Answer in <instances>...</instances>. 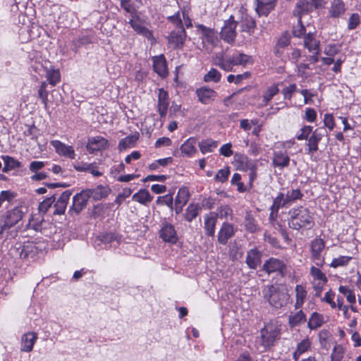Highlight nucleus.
<instances>
[{"instance_id": "1", "label": "nucleus", "mask_w": 361, "mask_h": 361, "mask_svg": "<svg viewBox=\"0 0 361 361\" xmlns=\"http://www.w3.org/2000/svg\"><path fill=\"white\" fill-rule=\"evenodd\" d=\"M288 224L292 229L310 228L314 225L313 214L307 207L293 208L288 212Z\"/></svg>"}, {"instance_id": "2", "label": "nucleus", "mask_w": 361, "mask_h": 361, "mask_svg": "<svg viewBox=\"0 0 361 361\" xmlns=\"http://www.w3.org/2000/svg\"><path fill=\"white\" fill-rule=\"evenodd\" d=\"M260 335L257 341V348L262 353L269 349L279 339L281 328L276 324L268 323L261 329Z\"/></svg>"}, {"instance_id": "3", "label": "nucleus", "mask_w": 361, "mask_h": 361, "mask_svg": "<svg viewBox=\"0 0 361 361\" xmlns=\"http://www.w3.org/2000/svg\"><path fill=\"white\" fill-rule=\"evenodd\" d=\"M264 298L275 308H281L287 302L288 295L274 286H268L263 290Z\"/></svg>"}, {"instance_id": "4", "label": "nucleus", "mask_w": 361, "mask_h": 361, "mask_svg": "<svg viewBox=\"0 0 361 361\" xmlns=\"http://www.w3.org/2000/svg\"><path fill=\"white\" fill-rule=\"evenodd\" d=\"M25 208L15 207L8 211L4 216L3 224L0 228V235L3 233L6 229H10L17 225L23 218L25 215Z\"/></svg>"}, {"instance_id": "5", "label": "nucleus", "mask_w": 361, "mask_h": 361, "mask_svg": "<svg viewBox=\"0 0 361 361\" xmlns=\"http://www.w3.org/2000/svg\"><path fill=\"white\" fill-rule=\"evenodd\" d=\"M325 248V242L320 238L314 239L310 243V259L317 267H323L325 264L322 252Z\"/></svg>"}, {"instance_id": "6", "label": "nucleus", "mask_w": 361, "mask_h": 361, "mask_svg": "<svg viewBox=\"0 0 361 361\" xmlns=\"http://www.w3.org/2000/svg\"><path fill=\"white\" fill-rule=\"evenodd\" d=\"M11 254L21 259L33 258L37 253V248L33 242H27L23 245L17 243L10 250Z\"/></svg>"}, {"instance_id": "7", "label": "nucleus", "mask_w": 361, "mask_h": 361, "mask_svg": "<svg viewBox=\"0 0 361 361\" xmlns=\"http://www.w3.org/2000/svg\"><path fill=\"white\" fill-rule=\"evenodd\" d=\"M237 25L238 22L235 20L233 16H230L228 19L224 21L220 32L221 38L228 44L234 43L237 36Z\"/></svg>"}, {"instance_id": "8", "label": "nucleus", "mask_w": 361, "mask_h": 361, "mask_svg": "<svg viewBox=\"0 0 361 361\" xmlns=\"http://www.w3.org/2000/svg\"><path fill=\"white\" fill-rule=\"evenodd\" d=\"M320 267L312 266L310 269V274L314 281V288L316 290V295L319 296L322 288L327 282V277L325 274L319 269Z\"/></svg>"}, {"instance_id": "9", "label": "nucleus", "mask_w": 361, "mask_h": 361, "mask_svg": "<svg viewBox=\"0 0 361 361\" xmlns=\"http://www.w3.org/2000/svg\"><path fill=\"white\" fill-rule=\"evenodd\" d=\"M262 269L268 274L271 273H279L283 275L286 271V265L283 260L278 258L271 257L265 261L263 264Z\"/></svg>"}, {"instance_id": "10", "label": "nucleus", "mask_w": 361, "mask_h": 361, "mask_svg": "<svg viewBox=\"0 0 361 361\" xmlns=\"http://www.w3.org/2000/svg\"><path fill=\"white\" fill-rule=\"evenodd\" d=\"M196 27L201 32L202 41L204 47H205L206 44L210 45L212 47H214L216 45L218 42V38L216 36V32L214 29L207 27L202 24H197Z\"/></svg>"}, {"instance_id": "11", "label": "nucleus", "mask_w": 361, "mask_h": 361, "mask_svg": "<svg viewBox=\"0 0 361 361\" xmlns=\"http://www.w3.org/2000/svg\"><path fill=\"white\" fill-rule=\"evenodd\" d=\"M186 37L185 27H182L180 30L171 31L168 37V42L173 49H180L185 44Z\"/></svg>"}, {"instance_id": "12", "label": "nucleus", "mask_w": 361, "mask_h": 361, "mask_svg": "<svg viewBox=\"0 0 361 361\" xmlns=\"http://www.w3.org/2000/svg\"><path fill=\"white\" fill-rule=\"evenodd\" d=\"M325 135L327 133L324 128H317L312 133L307 142L309 154H312L318 150V144Z\"/></svg>"}, {"instance_id": "13", "label": "nucleus", "mask_w": 361, "mask_h": 361, "mask_svg": "<svg viewBox=\"0 0 361 361\" xmlns=\"http://www.w3.org/2000/svg\"><path fill=\"white\" fill-rule=\"evenodd\" d=\"M90 199L88 192L86 190H82L77 193L73 197V204L70 208V211H73L76 214H79L87 205Z\"/></svg>"}, {"instance_id": "14", "label": "nucleus", "mask_w": 361, "mask_h": 361, "mask_svg": "<svg viewBox=\"0 0 361 361\" xmlns=\"http://www.w3.org/2000/svg\"><path fill=\"white\" fill-rule=\"evenodd\" d=\"M255 11L259 16H268L276 4V0H255Z\"/></svg>"}, {"instance_id": "15", "label": "nucleus", "mask_w": 361, "mask_h": 361, "mask_svg": "<svg viewBox=\"0 0 361 361\" xmlns=\"http://www.w3.org/2000/svg\"><path fill=\"white\" fill-rule=\"evenodd\" d=\"M50 143L59 155L66 157L71 159H75V153L72 146L66 145L62 142L56 140H51Z\"/></svg>"}, {"instance_id": "16", "label": "nucleus", "mask_w": 361, "mask_h": 361, "mask_svg": "<svg viewBox=\"0 0 361 361\" xmlns=\"http://www.w3.org/2000/svg\"><path fill=\"white\" fill-rule=\"evenodd\" d=\"M107 147L108 140L101 136L90 137L86 145V148L90 153L105 149Z\"/></svg>"}, {"instance_id": "17", "label": "nucleus", "mask_w": 361, "mask_h": 361, "mask_svg": "<svg viewBox=\"0 0 361 361\" xmlns=\"http://www.w3.org/2000/svg\"><path fill=\"white\" fill-rule=\"evenodd\" d=\"M195 93L198 100L204 104H210L217 96L216 92L208 87L198 88Z\"/></svg>"}, {"instance_id": "18", "label": "nucleus", "mask_w": 361, "mask_h": 361, "mask_svg": "<svg viewBox=\"0 0 361 361\" xmlns=\"http://www.w3.org/2000/svg\"><path fill=\"white\" fill-rule=\"evenodd\" d=\"M71 194L70 190H66L61 194L54 204L53 214L61 215L64 214Z\"/></svg>"}, {"instance_id": "19", "label": "nucleus", "mask_w": 361, "mask_h": 361, "mask_svg": "<svg viewBox=\"0 0 361 361\" xmlns=\"http://www.w3.org/2000/svg\"><path fill=\"white\" fill-rule=\"evenodd\" d=\"M169 106L168 92L163 88L159 89L157 110L161 118L166 116Z\"/></svg>"}, {"instance_id": "20", "label": "nucleus", "mask_w": 361, "mask_h": 361, "mask_svg": "<svg viewBox=\"0 0 361 361\" xmlns=\"http://www.w3.org/2000/svg\"><path fill=\"white\" fill-rule=\"evenodd\" d=\"M290 159L286 151H275L273 154L272 166L275 168L282 169L288 167Z\"/></svg>"}, {"instance_id": "21", "label": "nucleus", "mask_w": 361, "mask_h": 361, "mask_svg": "<svg viewBox=\"0 0 361 361\" xmlns=\"http://www.w3.org/2000/svg\"><path fill=\"white\" fill-rule=\"evenodd\" d=\"M160 238L164 241L170 243H176L178 236L173 226L170 224H164L159 232Z\"/></svg>"}, {"instance_id": "22", "label": "nucleus", "mask_w": 361, "mask_h": 361, "mask_svg": "<svg viewBox=\"0 0 361 361\" xmlns=\"http://www.w3.org/2000/svg\"><path fill=\"white\" fill-rule=\"evenodd\" d=\"M235 233L233 226L229 223L224 222L218 233V241L221 245H226Z\"/></svg>"}, {"instance_id": "23", "label": "nucleus", "mask_w": 361, "mask_h": 361, "mask_svg": "<svg viewBox=\"0 0 361 361\" xmlns=\"http://www.w3.org/2000/svg\"><path fill=\"white\" fill-rule=\"evenodd\" d=\"M312 11V5L307 0H299L293 10V15L298 18V23H301V18Z\"/></svg>"}, {"instance_id": "24", "label": "nucleus", "mask_w": 361, "mask_h": 361, "mask_svg": "<svg viewBox=\"0 0 361 361\" xmlns=\"http://www.w3.org/2000/svg\"><path fill=\"white\" fill-rule=\"evenodd\" d=\"M88 192L90 198L92 197L94 200H99L106 198L111 192V188L107 185H97L92 189L86 190Z\"/></svg>"}, {"instance_id": "25", "label": "nucleus", "mask_w": 361, "mask_h": 361, "mask_svg": "<svg viewBox=\"0 0 361 361\" xmlns=\"http://www.w3.org/2000/svg\"><path fill=\"white\" fill-rule=\"evenodd\" d=\"M345 11V5L343 1L333 0L329 8V14L331 18H337L343 16Z\"/></svg>"}, {"instance_id": "26", "label": "nucleus", "mask_w": 361, "mask_h": 361, "mask_svg": "<svg viewBox=\"0 0 361 361\" xmlns=\"http://www.w3.org/2000/svg\"><path fill=\"white\" fill-rule=\"evenodd\" d=\"M204 228L206 235L214 237L215 233V228L217 222V214L216 212H211L204 216Z\"/></svg>"}, {"instance_id": "27", "label": "nucleus", "mask_w": 361, "mask_h": 361, "mask_svg": "<svg viewBox=\"0 0 361 361\" xmlns=\"http://www.w3.org/2000/svg\"><path fill=\"white\" fill-rule=\"evenodd\" d=\"M240 27L241 32L252 35L257 27L256 20L253 17L245 14L242 17Z\"/></svg>"}, {"instance_id": "28", "label": "nucleus", "mask_w": 361, "mask_h": 361, "mask_svg": "<svg viewBox=\"0 0 361 361\" xmlns=\"http://www.w3.org/2000/svg\"><path fill=\"white\" fill-rule=\"evenodd\" d=\"M154 71L161 77L164 78L168 74L166 61L164 55L153 57Z\"/></svg>"}, {"instance_id": "29", "label": "nucleus", "mask_w": 361, "mask_h": 361, "mask_svg": "<svg viewBox=\"0 0 361 361\" xmlns=\"http://www.w3.org/2000/svg\"><path fill=\"white\" fill-rule=\"evenodd\" d=\"M303 44L309 52L320 53V42L316 39L314 33L309 32L305 35Z\"/></svg>"}, {"instance_id": "30", "label": "nucleus", "mask_w": 361, "mask_h": 361, "mask_svg": "<svg viewBox=\"0 0 361 361\" xmlns=\"http://www.w3.org/2000/svg\"><path fill=\"white\" fill-rule=\"evenodd\" d=\"M261 261V253L257 249H252L247 253L245 262L250 269H255Z\"/></svg>"}, {"instance_id": "31", "label": "nucleus", "mask_w": 361, "mask_h": 361, "mask_svg": "<svg viewBox=\"0 0 361 361\" xmlns=\"http://www.w3.org/2000/svg\"><path fill=\"white\" fill-rule=\"evenodd\" d=\"M132 200L135 202H139L142 205L148 206L149 204L152 201L153 196L151 195L147 190L140 189L137 192L133 195Z\"/></svg>"}, {"instance_id": "32", "label": "nucleus", "mask_w": 361, "mask_h": 361, "mask_svg": "<svg viewBox=\"0 0 361 361\" xmlns=\"http://www.w3.org/2000/svg\"><path fill=\"white\" fill-rule=\"evenodd\" d=\"M214 63L226 71H231L234 66L232 56L224 57L223 54L216 56L214 59Z\"/></svg>"}, {"instance_id": "33", "label": "nucleus", "mask_w": 361, "mask_h": 361, "mask_svg": "<svg viewBox=\"0 0 361 361\" xmlns=\"http://www.w3.org/2000/svg\"><path fill=\"white\" fill-rule=\"evenodd\" d=\"M37 335L34 333L25 334L22 337L21 350L30 352L37 339Z\"/></svg>"}, {"instance_id": "34", "label": "nucleus", "mask_w": 361, "mask_h": 361, "mask_svg": "<svg viewBox=\"0 0 361 361\" xmlns=\"http://www.w3.org/2000/svg\"><path fill=\"white\" fill-rule=\"evenodd\" d=\"M296 312H292L288 317V324L291 328L298 326L306 321V315L301 309Z\"/></svg>"}, {"instance_id": "35", "label": "nucleus", "mask_w": 361, "mask_h": 361, "mask_svg": "<svg viewBox=\"0 0 361 361\" xmlns=\"http://www.w3.org/2000/svg\"><path fill=\"white\" fill-rule=\"evenodd\" d=\"M129 24L137 34L141 35L149 39H154L152 32L146 27L142 25L140 22L135 21L131 19L129 21Z\"/></svg>"}, {"instance_id": "36", "label": "nucleus", "mask_w": 361, "mask_h": 361, "mask_svg": "<svg viewBox=\"0 0 361 361\" xmlns=\"http://www.w3.org/2000/svg\"><path fill=\"white\" fill-rule=\"evenodd\" d=\"M324 323V316L317 312L311 314L307 322V327L310 330L317 329Z\"/></svg>"}, {"instance_id": "37", "label": "nucleus", "mask_w": 361, "mask_h": 361, "mask_svg": "<svg viewBox=\"0 0 361 361\" xmlns=\"http://www.w3.org/2000/svg\"><path fill=\"white\" fill-rule=\"evenodd\" d=\"M195 144L196 139L190 137L180 146L181 152L187 157H192L197 152Z\"/></svg>"}, {"instance_id": "38", "label": "nucleus", "mask_w": 361, "mask_h": 361, "mask_svg": "<svg viewBox=\"0 0 361 361\" xmlns=\"http://www.w3.org/2000/svg\"><path fill=\"white\" fill-rule=\"evenodd\" d=\"M307 297V291L305 288V287L302 285H297L295 286V309H301L305 300Z\"/></svg>"}, {"instance_id": "39", "label": "nucleus", "mask_w": 361, "mask_h": 361, "mask_svg": "<svg viewBox=\"0 0 361 361\" xmlns=\"http://www.w3.org/2000/svg\"><path fill=\"white\" fill-rule=\"evenodd\" d=\"M190 198V192L187 188H180L175 200L176 206L180 205V210L186 204Z\"/></svg>"}, {"instance_id": "40", "label": "nucleus", "mask_w": 361, "mask_h": 361, "mask_svg": "<svg viewBox=\"0 0 361 361\" xmlns=\"http://www.w3.org/2000/svg\"><path fill=\"white\" fill-rule=\"evenodd\" d=\"M311 346V341L309 338H305L301 341L297 345L295 351L293 353V357L295 361H297L300 356L307 351Z\"/></svg>"}, {"instance_id": "41", "label": "nucleus", "mask_w": 361, "mask_h": 361, "mask_svg": "<svg viewBox=\"0 0 361 361\" xmlns=\"http://www.w3.org/2000/svg\"><path fill=\"white\" fill-rule=\"evenodd\" d=\"M279 92V89L276 84L268 87L262 95L263 106H267Z\"/></svg>"}, {"instance_id": "42", "label": "nucleus", "mask_w": 361, "mask_h": 361, "mask_svg": "<svg viewBox=\"0 0 361 361\" xmlns=\"http://www.w3.org/2000/svg\"><path fill=\"white\" fill-rule=\"evenodd\" d=\"M218 142L212 139L203 140L199 143V147L202 154L213 152V150L216 148Z\"/></svg>"}, {"instance_id": "43", "label": "nucleus", "mask_w": 361, "mask_h": 361, "mask_svg": "<svg viewBox=\"0 0 361 361\" xmlns=\"http://www.w3.org/2000/svg\"><path fill=\"white\" fill-rule=\"evenodd\" d=\"M139 135L137 133L133 134L120 140L118 147L120 149H126L132 147L135 145V142L138 140Z\"/></svg>"}, {"instance_id": "44", "label": "nucleus", "mask_w": 361, "mask_h": 361, "mask_svg": "<svg viewBox=\"0 0 361 361\" xmlns=\"http://www.w3.org/2000/svg\"><path fill=\"white\" fill-rule=\"evenodd\" d=\"M200 208L198 204H190L186 209L185 213V219L188 222H191L197 217L199 214Z\"/></svg>"}, {"instance_id": "45", "label": "nucleus", "mask_w": 361, "mask_h": 361, "mask_svg": "<svg viewBox=\"0 0 361 361\" xmlns=\"http://www.w3.org/2000/svg\"><path fill=\"white\" fill-rule=\"evenodd\" d=\"M2 159L4 162V166L2 168L4 172H8L20 166L19 161L12 157L5 156L2 157Z\"/></svg>"}, {"instance_id": "46", "label": "nucleus", "mask_w": 361, "mask_h": 361, "mask_svg": "<svg viewBox=\"0 0 361 361\" xmlns=\"http://www.w3.org/2000/svg\"><path fill=\"white\" fill-rule=\"evenodd\" d=\"M232 59L234 66L238 65L245 66L249 63H252L251 56L243 53H238L236 55H233Z\"/></svg>"}, {"instance_id": "47", "label": "nucleus", "mask_w": 361, "mask_h": 361, "mask_svg": "<svg viewBox=\"0 0 361 361\" xmlns=\"http://www.w3.org/2000/svg\"><path fill=\"white\" fill-rule=\"evenodd\" d=\"M47 79L50 85L55 86L60 81V73L58 69H47Z\"/></svg>"}, {"instance_id": "48", "label": "nucleus", "mask_w": 361, "mask_h": 361, "mask_svg": "<svg viewBox=\"0 0 361 361\" xmlns=\"http://www.w3.org/2000/svg\"><path fill=\"white\" fill-rule=\"evenodd\" d=\"M338 291L346 297V300L349 303L353 304L355 302V295L353 290L348 286H340L338 288Z\"/></svg>"}, {"instance_id": "49", "label": "nucleus", "mask_w": 361, "mask_h": 361, "mask_svg": "<svg viewBox=\"0 0 361 361\" xmlns=\"http://www.w3.org/2000/svg\"><path fill=\"white\" fill-rule=\"evenodd\" d=\"M238 164V168L243 171H248L250 169H253L256 164L253 163L246 156H240L237 161Z\"/></svg>"}, {"instance_id": "50", "label": "nucleus", "mask_w": 361, "mask_h": 361, "mask_svg": "<svg viewBox=\"0 0 361 361\" xmlns=\"http://www.w3.org/2000/svg\"><path fill=\"white\" fill-rule=\"evenodd\" d=\"M47 84L46 82H42L40 85L39 89L38 90V97L41 99L42 102L43 103L44 108H47L48 106V95L49 92L47 90Z\"/></svg>"}, {"instance_id": "51", "label": "nucleus", "mask_w": 361, "mask_h": 361, "mask_svg": "<svg viewBox=\"0 0 361 361\" xmlns=\"http://www.w3.org/2000/svg\"><path fill=\"white\" fill-rule=\"evenodd\" d=\"M221 75L219 71L215 68H212L204 76V80L207 82H218L220 81Z\"/></svg>"}, {"instance_id": "52", "label": "nucleus", "mask_w": 361, "mask_h": 361, "mask_svg": "<svg viewBox=\"0 0 361 361\" xmlns=\"http://www.w3.org/2000/svg\"><path fill=\"white\" fill-rule=\"evenodd\" d=\"M352 257L349 256H339L338 257L333 259L330 264V267L337 268L338 267L346 266L351 260Z\"/></svg>"}, {"instance_id": "53", "label": "nucleus", "mask_w": 361, "mask_h": 361, "mask_svg": "<svg viewBox=\"0 0 361 361\" xmlns=\"http://www.w3.org/2000/svg\"><path fill=\"white\" fill-rule=\"evenodd\" d=\"M216 214H217V218L228 219L232 216L233 209L229 205L225 204L219 207Z\"/></svg>"}, {"instance_id": "54", "label": "nucleus", "mask_w": 361, "mask_h": 361, "mask_svg": "<svg viewBox=\"0 0 361 361\" xmlns=\"http://www.w3.org/2000/svg\"><path fill=\"white\" fill-rule=\"evenodd\" d=\"M245 226L250 233H255L258 230L255 219L250 214H247L245 219Z\"/></svg>"}, {"instance_id": "55", "label": "nucleus", "mask_w": 361, "mask_h": 361, "mask_svg": "<svg viewBox=\"0 0 361 361\" xmlns=\"http://www.w3.org/2000/svg\"><path fill=\"white\" fill-rule=\"evenodd\" d=\"M230 175V170L228 167L219 170L214 177L216 181L219 183H225Z\"/></svg>"}, {"instance_id": "56", "label": "nucleus", "mask_w": 361, "mask_h": 361, "mask_svg": "<svg viewBox=\"0 0 361 361\" xmlns=\"http://www.w3.org/2000/svg\"><path fill=\"white\" fill-rule=\"evenodd\" d=\"M56 201L55 195H51V197L45 199L42 201L39 205V210L40 212L46 213L48 209L51 207L52 204Z\"/></svg>"}, {"instance_id": "57", "label": "nucleus", "mask_w": 361, "mask_h": 361, "mask_svg": "<svg viewBox=\"0 0 361 361\" xmlns=\"http://www.w3.org/2000/svg\"><path fill=\"white\" fill-rule=\"evenodd\" d=\"M360 23V15L357 13L351 14L348 21V29L349 30H354L357 27Z\"/></svg>"}, {"instance_id": "58", "label": "nucleus", "mask_w": 361, "mask_h": 361, "mask_svg": "<svg viewBox=\"0 0 361 361\" xmlns=\"http://www.w3.org/2000/svg\"><path fill=\"white\" fill-rule=\"evenodd\" d=\"M300 131V133L296 136L298 140H308L310 134L313 132L312 127L310 126H304Z\"/></svg>"}, {"instance_id": "59", "label": "nucleus", "mask_w": 361, "mask_h": 361, "mask_svg": "<svg viewBox=\"0 0 361 361\" xmlns=\"http://www.w3.org/2000/svg\"><path fill=\"white\" fill-rule=\"evenodd\" d=\"M167 19L169 21L176 25V27H178L179 30L182 29V27H184L183 22L178 11L176 12L174 15L169 16Z\"/></svg>"}, {"instance_id": "60", "label": "nucleus", "mask_w": 361, "mask_h": 361, "mask_svg": "<svg viewBox=\"0 0 361 361\" xmlns=\"http://www.w3.org/2000/svg\"><path fill=\"white\" fill-rule=\"evenodd\" d=\"M131 193L132 190L130 188H124L122 192L117 195L114 202L118 205H121L124 200L128 197Z\"/></svg>"}, {"instance_id": "61", "label": "nucleus", "mask_w": 361, "mask_h": 361, "mask_svg": "<svg viewBox=\"0 0 361 361\" xmlns=\"http://www.w3.org/2000/svg\"><path fill=\"white\" fill-rule=\"evenodd\" d=\"M343 350L341 346L334 347L331 355V361H341L343 358Z\"/></svg>"}, {"instance_id": "62", "label": "nucleus", "mask_w": 361, "mask_h": 361, "mask_svg": "<svg viewBox=\"0 0 361 361\" xmlns=\"http://www.w3.org/2000/svg\"><path fill=\"white\" fill-rule=\"evenodd\" d=\"M296 90L297 85L294 83L283 88L282 90V94H283L284 99H290L292 98L293 93Z\"/></svg>"}, {"instance_id": "63", "label": "nucleus", "mask_w": 361, "mask_h": 361, "mask_svg": "<svg viewBox=\"0 0 361 361\" xmlns=\"http://www.w3.org/2000/svg\"><path fill=\"white\" fill-rule=\"evenodd\" d=\"M324 124L326 128L332 130L335 127L334 116L331 114H326L324 117Z\"/></svg>"}, {"instance_id": "64", "label": "nucleus", "mask_w": 361, "mask_h": 361, "mask_svg": "<svg viewBox=\"0 0 361 361\" xmlns=\"http://www.w3.org/2000/svg\"><path fill=\"white\" fill-rule=\"evenodd\" d=\"M286 195L290 199V200L292 202V203L297 200L301 199L302 197V194L301 191L298 189L288 191L286 193Z\"/></svg>"}]
</instances>
